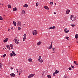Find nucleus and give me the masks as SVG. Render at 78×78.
Wrapping results in <instances>:
<instances>
[{"mask_svg": "<svg viewBox=\"0 0 78 78\" xmlns=\"http://www.w3.org/2000/svg\"><path fill=\"white\" fill-rule=\"evenodd\" d=\"M70 19L72 21H75L76 20V16H73V15H71Z\"/></svg>", "mask_w": 78, "mask_h": 78, "instance_id": "obj_1", "label": "nucleus"}, {"mask_svg": "<svg viewBox=\"0 0 78 78\" xmlns=\"http://www.w3.org/2000/svg\"><path fill=\"white\" fill-rule=\"evenodd\" d=\"M32 33L33 35H34V34H35V35H36V34H37V31L36 30H34L33 31Z\"/></svg>", "mask_w": 78, "mask_h": 78, "instance_id": "obj_2", "label": "nucleus"}, {"mask_svg": "<svg viewBox=\"0 0 78 78\" xmlns=\"http://www.w3.org/2000/svg\"><path fill=\"white\" fill-rule=\"evenodd\" d=\"M17 25L18 27H20V26H21V22L20 21L17 22Z\"/></svg>", "mask_w": 78, "mask_h": 78, "instance_id": "obj_3", "label": "nucleus"}, {"mask_svg": "<svg viewBox=\"0 0 78 78\" xmlns=\"http://www.w3.org/2000/svg\"><path fill=\"white\" fill-rule=\"evenodd\" d=\"M34 74H31L28 76V78H31V77H33L34 76Z\"/></svg>", "mask_w": 78, "mask_h": 78, "instance_id": "obj_4", "label": "nucleus"}, {"mask_svg": "<svg viewBox=\"0 0 78 78\" xmlns=\"http://www.w3.org/2000/svg\"><path fill=\"white\" fill-rule=\"evenodd\" d=\"M9 40V39H8V38H7L3 41V42H4V43H5V42H7Z\"/></svg>", "mask_w": 78, "mask_h": 78, "instance_id": "obj_5", "label": "nucleus"}, {"mask_svg": "<svg viewBox=\"0 0 78 78\" xmlns=\"http://www.w3.org/2000/svg\"><path fill=\"white\" fill-rule=\"evenodd\" d=\"M27 36V35L26 34H24L23 35L24 37L23 39V41H25V39H26V36Z\"/></svg>", "mask_w": 78, "mask_h": 78, "instance_id": "obj_6", "label": "nucleus"}, {"mask_svg": "<svg viewBox=\"0 0 78 78\" xmlns=\"http://www.w3.org/2000/svg\"><path fill=\"white\" fill-rule=\"evenodd\" d=\"M19 39H15V43L18 44H19Z\"/></svg>", "mask_w": 78, "mask_h": 78, "instance_id": "obj_7", "label": "nucleus"}, {"mask_svg": "<svg viewBox=\"0 0 78 78\" xmlns=\"http://www.w3.org/2000/svg\"><path fill=\"white\" fill-rule=\"evenodd\" d=\"M55 28V26H54L52 27H50L48 28V30H53Z\"/></svg>", "mask_w": 78, "mask_h": 78, "instance_id": "obj_8", "label": "nucleus"}, {"mask_svg": "<svg viewBox=\"0 0 78 78\" xmlns=\"http://www.w3.org/2000/svg\"><path fill=\"white\" fill-rule=\"evenodd\" d=\"M38 61L42 63L43 62V60L42 58H40L38 59Z\"/></svg>", "mask_w": 78, "mask_h": 78, "instance_id": "obj_9", "label": "nucleus"}, {"mask_svg": "<svg viewBox=\"0 0 78 78\" xmlns=\"http://www.w3.org/2000/svg\"><path fill=\"white\" fill-rule=\"evenodd\" d=\"M70 10H69L68 9L67 10H66V14H69V12H70Z\"/></svg>", "mask_w": 78, "mask_h": 78, "instance_id": "obj_10", "label": "nucleus"}, {"mask_svg": "<svg viewBox=\"0 0 78 78\" xmlns=\"http://www.w3.org/2000/svg\"><path fill=\"white\" fill-rule=\"evenodd\" d=\"M22 69H20L19 70V74L20 75V74H21V73H22Z\"/></svg>", "mask_w": 78, "mask_h": 78, "instance_id": "obj_11", "label": "nucleus"}, {"mask_svg": "<svg viewBox=\"0 0 78 78\" xmlns=\"http://www.w3.org/2000/svg\"><path fill=\"white\" fill-rule=\"evenodd\" d=\"M10 76H11L14 77L16 76V75L14 73H12L11 74H10Z\"/></svg>", "mask_w": 78, "mask_h": 78, "instance_id": "obj_12", "label": "nucleus"}, {"mask_svg": "<svg viewBox=\"0 0 78 78\" xmlns=\"http://www.w3.org/2000/svg\"><path fill=\"white\" fill-rule=\"evenodd\" d=\"M13 11H17V7H15L13 9Z\"/></svg>", "mask_w": 78, "mask_h": 78, "instance_id": "obj_13", "label": "nucleus"}, {"mask_svg": "<svg viewBox=\"0 0 78 78\" xmlns=\"http://www.w3.org/2000/svg\"><path fill=\"white\" fill-rule=\"evenodd\" d=\"M42 44V42L41 41H39L37 43V45H41Z\"/></svg>", "mask_w": 78, "mask_h": 78, "instance_id": "obj_14", "label": "nucleus"}, {"mask_svg": "<svg viewBox=\"0 0 78 78\" xmlns=\"http://www.w3.org/2000/svg\"><path fill=\"white\" fill-rule=\"evenodd\" d=\"M13 23L14 26H16L17 25V23L15 21L13 22Z\"/></svg>", "mask_w": 78, "mask_h": 78, "instance_id": "obj_15", "label": "nucleus"}, {"mask_svg": "<svg viewBox=\"0 0 78 78\" xmlns=\"http://www.w3.org/2000/svg\"><path fill=\"white\" fill-rule=\"evenodd\" d=\"M23 7H25V8H27L28 7V5H27V4H25L23 6Z\"/></svg>", "mask_w": 78, "mask_h": 78, "instance_id": "obj_16", "label": "nucleus"}, {"mask_svg": "<svg viewBox=\"0 0 78 78\" xmlns=\"http://www.w3.org/2000/svg\"><path fill=\"white\" fill-rule=\"evenodd\" d=\"M44 8H45V9H47V10H48V9H49V8H48V7L46 6H44Z\"/></svg>", "mask_w": 78, "mask_h": 78, "instance_id": "obj_17", "label": "nucleus"}, {"mask_svg": "<svg viewBox=\"0 0 78 78\" xmlns=\"http://www.w3.org/2000/svg\"><path fill=\"white\" fill-rule=\"evenodd\" d=\"M28 61L30 62H32V59L31 58H29Z\"/></svg>", "mask_w": 78, "mask_h": 78, "instance_id": "obj_18", "label": "nucleus"}, {"mask_svg": "<svg viewBox=\"0 0 78 78\" xmlns=\"http://www.w3.org/2000/svg\"><path fill=\"white\" fill-rule=\"evenodd\" d=\"M54 73H55V74H56L57 73H59V71L56 70L55 72Z\"/></svg>", "mask_w": 78, "mask_h": 78, "instance_id": "obj_19", "label": "nucleus"}, {"mask_svg": "<svg viewBox=\"0 0 78 78\" xmlns=\"http://www.w3.org/2000/svg\"><path fill=\"white\" fill-rule=\"evenodd\" d=\"M78 34H76L75 35V37L76 39L77 38H78Z\"/></svg>", "mask_w": 78, "mask_h": 78, "instance_id": "obj_20", "label": "nucleus"}, {"mask_svg": "<svg viewBox=\"0 0 78 78\" xmlns=\"http://www.w3.org/2000/svg\"><path fill=\"white\" fill-rule=\"evenodd\" d=\"M74 63H75V64L76 65H78V63H77V62H76V61H74Z\"/></svg>", "mask_w": 78, "mask_h": 78, "instance_id": "obj_21", "label": "nucleus"}, {"mask_svg": "<svg viewBox=\"0 0 78 78\" xmlns=\"http://www.w3.org/2000/svg\"><path fill=\"white\" fill-rule=\"evenodd\" d=\"M12 53H13V55L14 56H16V54L15 53V52L14 51H12Z\"/></svg>", "mask_w": 78, "mask_h": 78, "instance_id": "obj_22", "label": "nucleus"}, {"mask_svg": "<svg viewBox=\"0 0 78 78\" xmlns=\"http://www.w3.org/2000/svg\"><path fill=\"white\" fill-rule=\"evenodd\" d=\"M48 78H51V76L50 75H48L47 76Z\"/></svg>", "mask_w": 78, "mask_h": 78, "instance_id": "obj_23", "label": "nucleus"}, {"mask_svg": "<svg viewBox=\"0 0 78 78\" xmlns=\"http://www.w3.org/2000/svg\"><path fill=\"white\" fill-rule=\"evenodd\" d=\"M25 11L24 10H23L22 12V14H25Z\"/></svg>", "mask_w": 78, "mask_h": 78, "instance_id": "obj_24", "label": "nucleus"}, {"mask_svg": "<svg viewBox=\"0 0 78 78\" xmlns=\"http://www.w3.org/2000/svg\"><path fill=\"white\" fill-rule=\"evenodd\" d=\"M8 7L9 8H11V5H8Z\"/></svg>", "mask_w": 78, "mask_h": 78, "instance_id": "obj_25", "label": "nucleus"}, {"mask_svg": "<svg viewBox=\"0 0 78 78\" xmlns=\"http://www.w3.org/2000/svg\"><path fill=\"white\" fill-rule=\"evenodd\" d=\"M0 20H3V18L2 16H0Z\"/></svg>", "mask_w": 78, "mask_h": 78, "instance_id": "obj_26", "label": "nucleus"}, {"mask_svg": "<svg viewBox=\"0 0 78 78\" xmlns=\"http://www.w3.org/2000/svg\"><path fill=\"white\" fill-rule=\"evenodd\" d=\"M45 72H44L42 74V75L43 76H45Z\"/></svg>", "mask_w": 78, "mask_h": 78, "instance_id": "obj_27", "label": "nucleus"}, {"mask_svg": "<svg viewBox=\"0 0 78 78\" xmlns=\"http://www.w3.org/2000/svg\"><path fill=\"white\" fill-rule=\"evenodd\" d=\"M2 66H3V65L2 63H0V69L2 67Z\"/></svg>", "mask_w": 78, "mask_h": 78, "instance_id": "obj_28", "label": "nucleus"}, {"mask_svg": "<svg viewBox=\"0 0 78 78\" xmlns=\"http://www.w3.org/2000/svg\"><path fill=\"white\" fill-rule=\"evenodd\" d=\"M10 47H11V48H13V46L12 45V44H11L10 45Z\"/></svg>", "mask_w": 78, "mask_h": 78, "instance_id": "obj_29", "label": "nucleus"}, {"mask_svg": "<svg viewBox=\"0 0 78 78\" xmlns=\"http://www.w3.org/2000/svg\"><path fill=\"white\" fill-rule=\"evenodd\" d=\"M6 56V54H4L3 55V58H4V57H5Z\"/></svg>", "mask_w": 78, "mask_h": 78, "instance_id": "obj_30", "label": "nucleus"}, {"mask_svg": "<svg viewBox=\"0 0 78 78\" xmlns=\"http://www.w3.org/2000/svg\"><path fill=\"white\" fill-rule=\"evenodd\" d=\"M63 77V78H67V76H66V75H65Z\"/></svg>", "mask_w": 78, "mask_h": 78, "instance_id": "obj_31", "label": "nucleus"}, {"mask_svg": "<svg viewBox=\"0 0 78 78\" xmlns=\"http://www.w3.org/2000/svg\"><path fill=\"white\" fill-rule=\"evenodd\" d=\"M10 56H14V55H13V54H12V53H10Z\"/></svg>", "mask_w": 78, "mask_h": 78, "instance_id": "obj_32", "label": "nucleus"}, {"mask_svg": "<svg viewBox=\"0 0 78 78\" xmlns=\"http://www.w3.org/2000/svg\"><path fill=\"white\" fill-rule=\"evenodd\" d=\"M39 5V3L38 2H37L36 3V6H38Z\"/></svg>", "mask_w": 78, "mask_h": 78, "instance_id": "obj_33", "label": "nucleus"}, {"mask_svg": "<svg viewBox=\"0 0 78 78\" xmlns=\"http://www.w3.org/2000/svg\"><path fill=\"white\" fill-rule=\"evenodd\" d=\"M67 39V40H68V39H69V37H65Z\"/></svg>", "mask_w": 78, "mask_h": 78, "instance_id": "obj_34", "label": "nucleus"}, {"mask_svg": "<svg viewBox=\"0 0 78 78\" xmlns=\"http://www.w3.org/2000/svg\"><path fill=\"white\" fill-rule=\"evenodd\" d=\"M71 25L73 27H75V24H71Z\"/></svg>", "mask_w": 78, "mask_h": 78, "instance_id": "obj_35", "label": "nucleus"}, {"mask_svg": "<svg viewBox=\"0 0 78 78\" xmlns=\"http://www.w3.org/2000/svg\"><path fill=\"white\" fill-rule=\"evenodd\" d=\"M49 47V49H51L52 48V46H50Z\"/></svg>", "mask_w": 78, "mask_h": 78, "instance_id": "obj_36", "label": "nucleus"}, {"mask_svg": "<svg viewBox=\"0 0 78 78\" xmlns=\"http://www.w3.org/2000/svg\"><path fill=\"white\" fill-rule=\"evenodd\" d=\"M64 31L66 33V31H67V28L64 29Z\"/></svg>", "mask_w": 78, "mask_h": 78, "instance_id": "obj_37", "label": "nucleus"}, {"mask_svg": "<svg viewBox=\"0 0 78 78\" xmlns=\"http://www.w3.org/2000/svg\"><path fill=\"white\" fill-rule=\"evenodd\" d=\"M68 69H69V70H72V68L69 67V68Z\"/></svg>", "mask_w": 78, "mask_h": 78, "instance_id": "obj_38", "label": "nucleus"}, {"mask_svg": "<svg viewBox=\"0 0 78 78\" xmlns=\"http://www.w3.org/2000/svg\"><path fill=\"white\" fill-rule=\"evenodd\" d=\"M69 30H66V32L65 33H69Z\"/></svg>", "mask_w": 78, "mask_h": 78, "instance_id": "obj_39", "label": "nucleus"}, {"mask_svg": "<svg viewBox=\"0 0 78 78\" xmlns=\"http://www.w3.org/2000/svg\"><path fill=\"white\" fill-rule=\"evenodd\" d=\"M51 5H53V2H51L50 3Z\"/></svg>", "mask_w": 78, "mask_h": 78, "instance_id": "obj_40", "label": "nucleus"}, {"mask_svg": "<svg viewBox=\"0 0 78 78\" xmlns=\"http://www.w3.org/2000/svg\"><path fill=\"white\" fill-rule=\"evenodd\" d=\"M71 67L72 68H73V69H74V66H72V65H71Z\"/></svg>", "mask_w": 78, "mask_h": 78, "instance_id": "obj_41", "label": "nucleus"}, {"mask_svg": "<svg viewBox=\"0 0 78 78\" xmlns=\"http://www.w3.org/2000/svg\"><path fill=\"white\" fill-rule=\"evenodd\" d=\"M21 29V28L20 27H19L18 28V29L19 30H20Z\"/></svg>", "mask_w": 78, "mask_h": 78, "instance_id": "obj_42", "label": "nucleus"}, {"mask_svg": "<svg viewBox=\"0 0 78 78\" xmlns=\"http://www.w3.org/2000/svg\"><path fill=\"white\" fill-rule=\"evenodd\" d=\"M52 50H53V51H55V48H52Z\"/></svg>", "mask_w": 78, "mask_h": 78, "instance_id": "obj_43", "label": "nucleus"}, {"mask_svg": "<svg viewBox=\"0 0 78 78\" xmlns=\"http://www.w3.org/2000/svg\"><path fill=\"white\" fill-rule=\"evenodd\" d=\"M55 74H56L55 73H53V76H56V75H55Z\"/></svg>", "mask_w": 78, "mask_h": 78, "instance_id": "obj_44", "label": "nucleus"}, {"mask_svg": "<svg viewBox=\"0 0 78 78\" xmlns=\"http://www.w3.org/2000/svg\"><path fill=\"white\" fill-rule=\"evenodd\" d=\"M9 45H6V47H7V48H8L9 47Z\"/></svg>", "mask_w": 78, "mask_h": 78, "instance_id": "obj_45", "label": "nucleus"}, {"mask_svg": "<svg viewBox=\"0 0 78 78\" xmlns=\"http://www.w3.org/2000/svg\"><path fill=\"white\" fill-rule=\"evenodd\" d=\"M10 69H11L12 70V69H13V68H12V67H11V68H10Z\"/></svg>", "mask_w": 78, "mask_h": 78, "instance_id": "obj_46", "label": "nucleus"}, {"mask_svg": "<svg viewBox=\"0 0 78 78\" xmlns=\"http://www.w3.org/2000/svg\"><path fill=\"white\" fill-rule=\"evenodd\" d=\"M54 14H56V12H54Z\"/></svg>", "mask_w": 78, "mask_h": 78, "instance_id": "obj_47", "label": "nucleus"}, {"mask_svg": "<svg viewBox=\"0 0 78 78\" xmlns=\"http://www.w3.org/2000/svg\"><path fill=\"white\" fill-rule=\"evenodd\" d=\"M41 57H42V56H39V58H41Z\"/></svg>", "mask_w": 78, "mask_h": 78, "instance_id": "obj_48", "label": "nucleus"}, {"mask_svg": "<svg viewBox=\"0 0 78 78\" xmlns=\"http://www.w3.org/2000/svg\"><path fill=\"white\" fill-rule=\"evenodd\" d=\"M10 47H9V48H9V50H10Z\"/></svg>", "mask_w": 78, "mask_h": 78, "instance_id": "obj_49", "label": "nucleus"}, {"mask_svg": "<svg viewBox=\"0 0 78 78\" xmlns=\"http://www.w3.org/2000/svg\"><path fill=\"white\" fill-rule=\"evenodd\" d=\"M11 29L12 30H13V27H12Z\"/></svg>", "mask_w": 78, "mask_h": 78, "instance_id": "obj_50", "label": "nucleus"}, {"mask_svg": "<svg viewBox=\"0 0 78 78\" xmlns=\"http://www.w3.org/2000/svg\"><path fill=\"white\" fill-rule=\"evenodd\" d=\"M51 44H53V42H51Z\"/></svg>", "mask_w": 78, "mask_h": 78, "instance_id": "obj_51", "label": "nucleus"}, {"mask_svg": "<svg viewBox=\"0 0 78 78\" xmlns=\"http://www.w3.org/2000/svg\"><path fill=\"white\" fill-rule=\"evenodd\" d=\"M11 50H12V48H11Z\"/></svg>", "mask_w": 78, "mask_h": 78, "instance_id": "obj_52", "label": "nucleus"}, {"mask_svg": "<svg viewBox=\"0 0 78 78\" xmlns=\"http://www.w3.org/2000/svg\"><path fill=\"white\" fill-rule=\"evenodd\" d=\"M5 50H6V48H5Z\"/></svg>", "mask_w": 78, "mask_h": 78, "instance_id": "obj_53", "label": "nucleus"}, {"mask_svg": "<svg viewBox=\"0 0 78 78\" xmlns=\"http://www.w3.org/2000/svg\"><path fill=\"white\" fill-rule=\"evenodd\" d=\"M16 69V70H17V71H18V69Z\"/></svg>", "mask_w": 78, "mask_h": 78, "instance_id": "obj_54", "label": "nucleus"}, {"mask_svg": "<svg viewBox=\"0 0 78 78\" xmlns=\"http://www.w3.org/2000/svg\"><path fill=\"white\" fill-rule=\"evenodd\" d=\"M50 46H51V47H52V44H51V45H50Z\"/></svg>", "mask_w": 78, "mask_h": 78, "instance_id": "obj_55", "label": "nucleus"}, {"mask_svg": "<svg viewBox=\"0 0 78 78\" xmlns=\"http://www.w3.org/2000/svg\"><path fill=\"white\" fill-rule=\"evenodd\" d=\"M52 53H55V52H53Z\"/></svg>", "mask_w": 78, "mask_h": 78, "instance_id": "obj_56", "label": "nucleus"}, {"mask_svg": "<svg viewBox=\"0 0 78 78\" xmlns=\"http://www.w3.org/2000/svg\"><path fill=\"white\" fill-rule=\"evenodd\" d=\"M76 4V5H78V2Z\"/></svg>", "mask_w": 78, "mask_h": 78, "instance_id": "obj_57", "label": "nucleus"}, {"mask_svg": "<svg viewBox=\"0 0 78 78\" xmlns=\"http://www.w3.org/2000/svg\"><path fill=\"white\" fill-rule=\"evenodd\" d=\"M9 30H10L9 29L8 31H9Z\"/></svg>", "mask_w": 78, "mask_h": 78, "instance_id": "obj_58", "label": "nucleus"}, {"mask_svg": "<svg viewBox=\"0 0 78 78\" xmlns=\"http://www.w3.org/2000/svg\"><path fill=\"white\" fill-rule=\"evenodd\" d=\"M69 48H70V46H69Z\"/></svg>", "mask_w": 78, "mask_h": 78, "instance_id": "obj_59", "label": "nucleus"}, {"mask_svg": "<svg viewBox=\"0 0 78 78\" xmlns=\"http://www.w3.org/2000/svg\"><path fill=\"white\" fill-rule=\"evenodd\" d=\"M56 5V4L55 3V5Z\"/></svg>", "mask_w": 78, "mask_h": 78, "instance_id": "obj_60", "label": "nucleus"}, {"mask_svg": "<svg viewBox=\"0 0 78 78\" xmlns=\"http://www.w3.org/2000/svg\"><path fill=\"white\" fill-rule=\"evenodd\" d=\"M17 73H18V71H17Z\"/></svg>", "mask_w": 78, "mask_h": 78, "instance_id": "obj_61", "label": "nucleus"}, {"mask_svg": "<svg viewBox=\"0 0 78 78\" xmlns=\"http://www.w3.org/2000/svg\"><path fill=\"white\" fill-rule=\"evenodd\" d=\"M2 6H3V5H4L2 4Z\"/></svg>", "mask_w": 78, "mask_h": 78, "instance_id": "obj_62", "label": "nucleus"}, {"mask_svg": "<svg viewBox=\"0 0 78 78\" xmlns=\"http://www.w3.org/2000/svg\"><path fill=\"white\" fill-rule=\"evenodd\" d=\"M0 5H1V3H0Z\"/></svg>", "mask_w": 78, "mask_h": 78, "instance_id": "obj_63", "label": "nucleus"}, {"mask_svg": "<svg viewBox=\"0 0 78 78\" xmlns=\"http://www.w3.org/2000/svg\"><path fill=\"white\" fill-rule=\"evenodd\" d=\"M3 49L4 50V48H3Z\"/></svg>", "mask_w": 78, "mask_h": 78, "instance_id": "obj_64", "label": "nucleus"}]
</instances>
